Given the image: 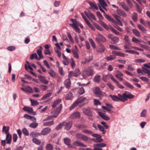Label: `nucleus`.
<instances>
[{
  "label": "nucleus",
  "instance_id": "obj_25",
  "mask_svg": "<svg viewBox=\"0 0 150 150\" xmlns=\"http://www.w3.org/2000/svg\"><path fill=\"white\" fill-rule=\"evenodd\" d=\"M100 6H102L104 9H105V7L107 6V4L104 0H99Z\"/></svg>",
  "mask_w": 150,
  "mask_h": 150
},
{
  "label": "nucleus",
  "instance_id": "obj_61",
  "mask_svg": "<svg viewBox=\"0 0 150 150\" xmlns=\"http://www.w3.org/2000/svg\"><path fill=\"white\" fill-rule=\"evenodd\" d=\"M70 64L71 67L74 68L75 67L76 64L74 60L72 58H71V59Z\"/></svg>",
  "mask_w": 150,
  "mask_h": 150
},
{
  "label": "nucleus",
  "instance_id": "obj_48",
  "mask_svg": "<svg viewBox=\"0 0 150 150\" xmlns=\"http://www.w3.org/2000/svg\"><path fill=\"white\" fill-rule=\"evenodd\" d=\"M9 130V127H6L5 126H4L3 127V130H2V132H5V133L6 134V135L7 134H9V133H8V131Z\"/></svg>",
  "mask_w": 150,
  "mask_h": 150
},
{
  "label": "nucleus",
  "instance_id": "obj_19",
  "mask_svg": "<svg viewBox=\"0 0 150 150\" xmlns=\"http://www.w3.org/2000/svg\"><path fill=\"white\" fill-rule=\"evenodd\" d=\"M73 144L75 146L83 147H86L87 146L81 142H79L78 140H76L73 143Z\"/></svg>",
  "mask_w": 150,
  "mask_h": 150
},
{
  "label": "nucleus",
  "instance_id": "obj_17",
  "mask_svg": "<svg viewBox=\"0 0 150 150\" xmlns=\"http://www.w3.org/2000/svg\"><path fill=\"white\" fill-rule=\"evenodd\" d=\"M83 112L84 114L88 116L91 117L93 115L91 112L87 108H83Z\"/></svg>",
  "mask_w": 150,
  "mask_h": 150
},
{
  "label": "nucleus",
  "instance_id": "obj_60",
  "mask_svg": "<svg viewBox=\"0 0 150 150\" xmlns=\"http://www.w3.org/2000/svg\"><path fill=\"white\" fill-rule=\"evenodd\" d=\"M25 69L28 71H29V70H33V69L32 68L30 65H28L26 64H25Z\"/></svg>",
  "mask_w": 150,
  "mask_h": 150
},
{
  "label": "nucleus",
  "instance_id": "obj_42",
  "mask_svg": "<svg viewBox=\"0 0 150 150\" xmlns=\"http://www.w3.org/2000/svg\"><path fill=\"white\" fill-rule=\"evenodd\" d=\"M63 140L64 143L67 145L69 144L71 141L70 139L68 138H64Z\"/></svg>",
  "mask_w": 150,
  "mask_h": 150
},
{
  "label": "nucleus",
  "instance_id": "obj_12",
  "mask_svg": "<svg viewBox=\"0 0 150 150\" xmlns=\"http://www.w3.org/2000/svg\"><path fill=\"white\" fill-rule=\"evenodd\" d=\"M80 113L79 112H76L71 115L70 118L72 119L79 118L80 117Z\"/></svg>",
  "mask_w": 150,
  "mask_h": 150
},
{
  "label": "nucleus",
  "instance_id": "obj_29",
  "mask_svg": "<svg viewBox=\"0 0 150 150\" xmlns=\"http://www.w3.org/2000/svg\"><path fill=\"white\" fill-rule=\"evenodd\" d=\"M142 71L145 73L147 74L148 77L150 78V70L143 67Z\"/></svg>",
  "mask_w": 150,
  "mask_h": 150
},
{
  "label": "nucleus",
  "instance_id": "obj_8",
  "mask_svg": "<svg viewBox=\"0 0 150 150\" xmlns=\"http://www.w3.org/2000/svg\"><path fill=\"white\" fill-rule=\"evenodd\" d=\"M70 21L73 23L72 24H69V25L71 27L74 28L78 27L80 25V23L76 19H71Z\"/></svg>",
  "mask_w": 150,
  "mask_h": 150
},
{
  "label": "nucleus",
  "instance_id": "obj_51",
  "mask_svg": "<svg viewBox=\"0 0 150 150\" xmlns=\"http://www.w3.org/2000/svg\"><path fill=\"white\" fill-rule=\"evenodd\" d=\"M33 141L35 144L39 145L41 143L40 140L36 138H33Z\"/></svg>",
  "mask_w": 150,
  "mask_h": 150
},
{
  "label": "nucleus",
  "instance_id": "obj_36",
  "mask_svg": "<svg viewBox=\"0 0 150 150\" xmlns=\"http://www.w3.org/2000/svg\"><path fill=\"white\" fill-rule=\"evenodd\" d=\"M72 94L71 93H69L67 94L65 99L66 100H70L72 99Z\"/></svg>",
  "mask_w": 150,
  "mask_h": 150
},
{
  "label": "nucleus",
  "instance_id": "obj_11",
  "mask_svg": "<svg viewBox=\"0 0 150 150\" xmlns=\"http://www.w3.org/2000/svg\"><path fill=\"white\" fill-rule=\"evenodd\" d=\"M51 131V129L49 127H46L43 129L41 132V134L42 135H46L50 133Z\"/></svg>",
  "mask_w": 150,
  "mask_h": 150
},
{
  "label": "nucleus",
  "instance_id": "obj_34",
  "mask_svg": "<svg viewBox=\"0 0 150 150\" xmlns=\"http://www.w3.org/2000/svg\"><path fill=\"white\" fill-rule=\"evenodd\" d=\"M78 50L77 49L74 50L72 51V52L74 54V57L76 59L79 58V56L78 54Z\"/></svg>",
  "mask_w": 150,
  "mask_h": 150
},
{
  "label": "nucleus",
  "instance_id": "obj_32",
  "mask_svg": "<svg viewBox=\"0 0 150 150\" xmlns=\"http://www.w3.org/2000/svg\"><path fill=\"white\" fill-rule=\"evenodd\" d=\"M99 23L105 29L107 30L109 29V28L107 25L105 23L103 22L102 21H99Z\"/></svg>",
  "mask_w": 150,
  "mask_h": 150
},
{
  "label": "nucleus",
  "instance_id": "obj_18",
  "mask_svg": "<svg viewBox=\"0 0 150 150\" xmlns=\"http://www.w3.org/2000/svg\"><path fill=\"white\" fill-rule=\"evenodd\" d=\"M116 73H117V74H116L115 75L116 77L120 81H123V79L121 77V76H123V74L120 71H116Z\"/></svg>",
  "mask_w": 150,
  "mask_h": 150
},
{
  "label": "nucleus",
  "instance_id": "obj_44",
  "mask_svg": "<svg viewBox=\"0 0 150 150\" xmlns=\"http://www.w3.org/2000/svg\"><path fill=\"white\" fill-rule=\"evenodd\" d=\"M54 124V121H52L50 122L44 123L43 125L45 126H50L53 125Z\"/></svg>",
  "mask_w": 150,
  "mask_h": 150
},
{
  "label": "nucleus",
  "instance_id": "obj_22",
  "mask_svg": "<svg viewBox=\"0 0 150 150\" xmlns=\"http://www.w3.org/2000/svg\"><path fill=\"white\" fill-rule=\"evenodd\" d=\"M64 83L65 87L67 89H69L71 85V82L69 79L66 80L64 82Z\"/></svg>",
  "mask_w": 150,
  "mask_h": 150
},
{
  "label": "nucleus",
  "instance_id": "obj_46",
  "mask_svg": "<svg viewBox=\"0 0 150 150\" xmlns=\"http://www.w3.org/2000/svg\"><path fill=\"white\" fill-rule=\"evenodd\" d=\"M147 110H143L140 114V116L141 117H145L146 116Z\"/></svg>",
  "mask_w": 150,
  "mask_h": 150
},
{
  "label": "nucleus",
  "instance_id": "obj_1",
  "mask_svg": "<svg viewBox=\"0 0 150 150\" xmlns=\"http://www.w3.org/2000/svg\"><path fill=\"white\" fill-rule=\"evenodd\" d=\"M86 99V98L82 97L77 99L75 102L70 107V109L71 110L77 106L79 103L84 101Z\"/></svg>",
  "mask_w": 150,
  "mask_h": 150
},
{
  "label": "nucleus",
  "instance_id": "obj_16",
  "mask_svg": "<svg viewBox=\"0 0 150 150\" xmlns=\"http://www.w3.org/2000/svg\"><path fill=\"white\" fill-rule=\"evenodd\" d=\"M84 13L89 19H90L92 18L95 21L96 20V18L95 16L90 11H88V12H87L86 11H85Z\"/></svg>",
  "mask_w": 150,
  "mask_h": 150
},
{
  "label": "nucleus",
  "instance_id": "obj_47",
  "mask_svg": "<svg viewBox=\"0 0 150 150\" xmlns=\"http://www.w3.org/2000/svg\"><path fill=\"white\" fill-rule=\"evenodd\" d=\"M109 47L110 48L112 49L119 50H121L120 48L119 47H118L114 46L112 45H110Z\"/></svg>",
  "mask_w": 150,
  "mask_h": 150
},
{
  "label": "nucleus",
  "instance_id": "obj_63",
  "mask_svg": "<svg viewBox=\"0 0 150 150\" xmlns=\"http://www.w3.org/2000/svg\"><path fill=\"white\" fill-rule=\"evenodd\" d=\"M124 84L129 88L132 89L133 88V86L131 84L127 82H125Z\"/></svg>",
  "mask_w": 150,
  "mask_h": 150
},
{
  "label": "nucleus",
  "instance_id": "obj_10",
  "mask_svg": "<svg viewBox=\"0 0 150 150\" xmlns=\"http://www.w3.org/2000/svg\"><path fill=\"white\" fill-rule=\"evenodd\" d=\"M21 90L27 93H32L33 92V89L30 87L27 86L24 88H22Z\"/></svg>",
  "mask_w": 150,
  "mask_h": 150
},
{
  "label": "nucleus",
  "instance_id": "obj_31",
  "mask_svg": "<svg viewBox=\"0 0 150 150\" xmlns=\"http://www.w3.org/2000/svg\"><path fill=\"white\" fill-rule=\"evenodd\" d=\"M61 99H58L56 100L53 103L52 105V107L53 108L55 107L57 105L59 104L61 102Z\"/></svg>",
  "mask_w": 150,
  "mask_h": 150
},
{
  "label": "nucleus",
  "instance_id": "obj_23",
  "mask_svg": "<svg viewBox=\"0 0 150 150\" xmlns=\"http://www.w3.org/2000/svg\"><path fill=\"white\" fill-rule=\"evenodd\" d=\"M120 6L122 7L127 11H129V8L127 5L123 2H121L120 3Z\"/></svg>",
  "mask_w": 150,
  "mask_h": 150
},
{
  "label": "nucleus",
  "instance_id": "obj_55",
  "mask_svg": "<svg viewBox=\"0 0 150 150\" xmlns=\"http://www.w3.org/2000/svg\"><path fill=\"white\" fill-rule=\"evenodd\" d=\"M38 125V123L36 122H33L30 125V127L32 128H36Z\"/></svg>",
  "mask_w": 150,
  "mask_h": 150
},
{
  "label": "nucleus",
  "instance_id": "obj_52",
  "mask_svg": "<svg viewBox=\"0 0 150 150\" xmlns=\"http://www.w3.org/2000/svg\"><path fill=\"white\" fill-rule=\"evenodd\" d=\"M132 19L134 21H137V15L136 13L134 12L132 16Z\"/></svg>",
  "mask_w": 150,
  "mask_h": 150
},
{
  "label": "nucleus",
  "instance_id": "obj_7",
  "mask_svg": "<svg viewBox=\"0 0 150 150\" xmlns=\"http://www.w3.org/2000/svg\"><path fill=\"white\" fill-rule=\"evenodd\" d=\"M23 109L26 111L28 112L29 113L33 115H35L36 113L33 111V109L32 108L25 106L23 107Z\"/></svg>",
  "mask_w": 150,
  "mask_h": 150
},
{
  "label": "nucleus",
  "instance_id": "obj_49",
  "mask_svg": "<svg viewBox=\"0 0 150 150\" xmlns=\"http://www.w3.org/2000/svg\"><path fill=\"white\" fill-rule=\"evenodd\" d=\"M89 4L91 6L93 9H95L96 10H98V7L97 5L95 4L90 2Z\"/></svg>",
  "mask_w": 150,
  "mask_h": 150
},
{
  "label": "nucleus",
  "instance_id": "obj_50",
  "mask_svg": "<svg viewBox=\"0 0 150 150\" xmlns=\"http://www.w3.org/2000/svg\"><path fill=\"white\" fill-rule=\"evenodd\" d=\"M109 78L116 84L118 83V81L112 75H109Z\"/></svg>",
  "mask_w": 150,
  "mask_h": 150
},
{
  "label": "nucleus",
  "instance_id": "obj_38",
  "mask_svg": "<svg viewBox=\"0 0 150 150\" xmlns=\"http://www.w3.org/2000/svg\"><path fill=\"white\" fill-rule=\"evenodd\" d=\"M30 58L31 59L35 58L36 59L40 60V59H38V57L36 53H34L31 54L30 56Z\"/></svg>",
  "mask_w": 150,
  "mask_h": 150
},
{
  "label": "nucleus",
  "instance_id": "obj_35",
  "mask_svg": "<svg viewBox=\"0 0 150 150\" xmlns=\"http://www.w3.org/2000/svg\"><path fill=\"white\" fill-rule=\"evenodd\" d=\"M37 52L39 56V57H38V59H40V60L41 59L43 58V56L42 54V52L40 50H37Z\"/></svg>",
  "mask_w": 150,
  "mask_h": 150
},
{
  "label": "nucleus",
  "instance_id": "obj_59",
  "mask_svg": "<svg viewBox=\"0 0 150 150\" xmlns=\"http://www.w3.org/2000/svg\"><path fill=\"white\" fill-rule=\"evenodd\" d=\"M74 73V76L75 77L77 76L80 74V71L78 69H76Z\"/></svg>",
  "mask_w": 150,
  "mask_h": 150
},
{
  "label": "nucleus",
  "instance_id": "obj_41",
  "mask_svg": "<svg viewBox=\"0 0 150 150\" xmlns=\"http://www.w3.org/2000/svg\"><path fill=\"white\" fill-rule=\"evenodd\" d=\"M53 145L50 144H47L46 149V150H53Z\"/></svg>",
  "mask_w": 150,
  "mask_h": 150
},
{
  "label": "nucleus",
  "instance_id": "obj_39",
  "mask_svg": "<svg viewBox=\"0 0 150 150\" xmlns=\"http://www.w3.org/2000/svg\"><path fill=\"white\" fill-rule=\"evenodd\" d=\"M132 31L133 33L137 36L139 37H140L141 36L139 32L136 29H133L132 30Z\"/></svg>",
  "mask_w": 150,
  "mask_h": 150
},
{
  "label": "nucleus",
  "instance_id": "obj_5",
  "mask_svg": "<svg viewBox=\"0 0 150 150\" xmlns=\"http://www.w3.org/2000/svg\"><path fill=\"white\" fill-rule=\"evenodd\" d=\"M76 137L77 139L82 140L84 141H87L88 140L87 137L81 134L78 133L76 134Z\"/></svg>",
  "mask_w": 150,
  "mask_h": 150
},
{
  "label": "nucleus",
  "instance_id": "obj_14",
  "mask_svg": "<svg viewBox=\"0 0 150 150\" xmlns=\"http://www.w3.org/2000/svg\"><path fill=\"white\" fill-rule=\"evenodd\" d=\"M106 49V48L103 45H100L97 47L96 51L97 52L101 53L103 52Z\"/></svg>",
  "mask_w": 150,
  "mask_h": 150
},
{
  "label": "nucleus",
  "instance_id": "obj_9",
  "mask_svg": "<svg viewBox=\"0 0 150 150\" xmlns=\"http://www.w3.org/2000/svg\"><path fill=\"white\" fill-rule=\"evenodd\" d=\"M64 126V129L67 130H69L72 127V122H63Z\"/></svg>",
  "mask_w": 150,
  "mask_h": 150
},
{
  "label": "nucleus",
  "instance_id": "obj_45",
  "mask_svg": "<svg viewBox=\"0 0 150 150\" xmlns=\"http://www.w3.org/2000/svg\"><path fill=\"white\" fill-rule=\"evenodd\" d=\"M98 36L100 40L103 42H105L106 41V39L105 38L103 37L102 35L100 34H98Z\"/></svg>",
  "mask_w": 150,
  "mask_h": 150
},
{
  "label": "nucleus",
  "instance_id": "obj_13",
  "mask_svg": "<svg viewBox=\"0 0 150 150\" xmlns=\"http://www.w3.org/2000/svg\"><path fill=\"white\" fill-rule=\"evenodd\" d=\"M104 15L108 21H111L113 23V24H114L115 25H117L118 24L117 22L111 16H109L106 14H105Z\"/></svg>",
  "mask_w": 150,
  "mask_h": 150
},
{
  "label": "nucleus",
  "instance_id": "obj_30",
  "mask_svg": "<svg viewBox=\"0 0 150 150\" xmlns=\"http://www.w3.org/2000/svg\"><path fill=\"white\" fill-rule=\"evenodd\" d=\"M100 78L101 76L100 75H98L96 76L93 79L94 81L99 83L100 81Z\"/></svg>",
  "mask_w": 150,
  "mask_h": 150
},
{
  "label": "nucleus",
  "instance_id": "obj_37",
  "mask_svg": "<svg viewBox=\"0 0 150 150\" xmlns=\"http://www.w3.org/2000/svg\"><path fill=\"white\" fill-rule=\"evenodd\" d=\"M116 58V57L115 56L110 55L109 56H107L105 59L108 61H110L113 60Z\"/></svg>",
  "mask_w": 150,
  "mask_h": 150
},
{
  "label": "nucleus",
  "instance_id": "obj_64",
  "mask_svg": "<svg viewBox=\"0 0 150 150\" xmlns=\"http://www.w3.org/2000/svg\"><path fill=\"white\" fill-rule=\"evenodd\" d=\"M132 41L137 43H139L141 42L140 40H138L134 37L132 38Z\"/></svg>",
  "mask_w": 150,
  "mask_h": 150
},
{
  "label": "nucleus",
  "instance_id": "obj_27",
  "mask_svg": "<svg viewBox=\"0 0 150 150\" xmlns=\"http://www.w3.org/2000/svg\"><path fill=\"white\" fill-rule=\"evenodd\" d=\"M12 137L11 135H10L9 134H7L6 135V143L7 144H10L11 141Z\"/></svg>",
  "mask_w": 150,
  "mask_h": 150
},
{
  "label": "nucleus",
  "instance_id": "obj_20",
  "mask_svg": "<svg viewBox=\"0 0 150 150\" xmlns=\"http://www.w3.org/2000/svg\"><path fill=\"white\" fill-rule=\"evenodd\" d=\"M63 60L62 63L65 65H67L69 63L68 59L65 56L64 54H62Z\"/></svg>",
  "mask_w": 150,
  "mask_h": 150
},
{
  "label": "nucleus",
  "instance_id": "obj_15",
  "mask_svg": "<svg viewBox=\"0 0 150 150\" xmlns=\"http://www.w3.org/2000/svg\"><path fill=\"white\" fill-rule=\"evenodd\" d=\"M116 12L117 14L120 16H122L124 17H125L127 16V14L125 11L120 9H117Z\"/></svg>",
  "mask_w": 150,
  "mask_h": 150
},
{
  "label": "nucleus",
  "instance_id": "obj_54",
  "mask_svg": "<svg viewBox=\"0 0 150 150\" xmlns=\"http://www.w3.org/2000/svg\"><path fill=\"white\" fill-rule=\"evenodd\" d=\"M89 41L91 43L93 47L94 48H95L96 47V44L93 40L91 38H90L89 39Z\"/></svg>",
  "mask_w": 150,
  "mask_h": 150
},
{
  "label": "nucleus",
  "instance_id": "obj_26",
  "mask_svg": "<svg viewBox=\"0 0 150 150\" xmlns=\"http://www.w3.org/2000/svg\"><path fill=\"white\" fill-rule=\"evenodd\" d=\"M109 96L112 99L115 101H117L118 100L121 101L122 99L120 97H119L118 95L117 96L115 95H110Z\"/></svg>",
  "mask_w": 150,
  "mask_h": 150
},
{
  "label": "nucleus",
  "instance_id": "obj_62",
  "mask_svg": "<svg viewBox=\"0 0 150 150\" xmlns=\"http://www.w3.org/2000/svg\"><path fill=\"white\" fill-rule=\"evenodd\" d=\"M110 28L111 30L113 32V33H115L116 35H120V33L117 30L114 29L111 26H110Z\"/></svg>",
  "mask_w": 150,
  "mask_h": 150
},
{
  "label": "nucleus",
  "instance_id": "obj_24",
  "mask_svg": "<svg viewBox=\"0 0 150 150\" xmlns=\"http://www.w3.org/2000/svg\"><path fill=\"white\" fill-rule=\"evenodd\" d=\"M24 116L26 118L31 120L32 121H36V118L35 117L30 116L28 114H25Z\"/></svg>",
  "mask_w": 150,
  "mask_h": 150
},
{
  "label": "nucleus",
  "instance_id": "obj_3",
  "mask_svg": "<svg viewBox=\"0 0 150 150\" xmlns=\"http://www.w3.org/2000/svg\"><path fill=\"white\" fill-rule=\"evenodd\" d=\"M118 96L120 97L122 99L121 101L125 102V100H127V98H132L134 97V96L131 94H127L126 93H124L122 95L119 94Z\"/></svg>",
  "mask_w": 150,
  "mask_h": 150
},
{
  "label": "nucleus",
  "instance_id": "obj_21",
  "mask_svg": "<svg viewBox=\"0 0 150 150\" xmlns=\"http://www.w3.org/2000/svg\"><path fill=\"white\" fill-rule=\"evenodd\" d=\"M38 78L43 83L45 84H47L49 82L47 80H46L45 77L41 76H38Z\"/></svg>",
  "mask_w": 150,
  "mask_h": 150
},
{
  "label": "nucleus",
  "instance_id": "obj_2",
  "mask_svg": "<svg viewBox=\"0 0 150 150\" xmlns=\"http://www.w3.org/2000/svg\"><path fill=\"white\" fill-rule=\"evenodd\" d=\"M93 75V70L90 69H85L83 72L82 75L84 78H86L88 76H92Z\"/></svg>",
  "mask_w": 150,
  "mask_h": 150
},
{
  "label": "nucleus",
  "instance_id": "obj_53",
  "mask_svg": "<svg viewBox=\"0 0 150 150\" xmlns=\"http://www.w3.org/2000/svg\"><path fill=\"white\" fill-rule=\"evenodd\" d=\"M98 127L99 129L102 132H103V134H104L106 132V131L105 130L104 128L100 125H98Z\"/></svg>",
  "mask_w": 150,
  "mask_h": 150
},
{
  "label": "nucleus",
  "instance_id": "obj_4",
  "mask_svg": "<svg viewBox=\"0 0 150 150\" xmlns=\"http://www.w3.org/2000/svg\"><path fill=\"white\" fill-rule=\"evenodd\" d=\"M62 107V104H60L59 105L58 107L57 110L55 112L54 115L53 116H49L47 118V120H50L52 119V117H54L56 118L57 117L58 115L61 112Z\"/></svg>",
  "mask_w": 150,
  "mask_h": 150
},
{
  "label": "nucleus",
  "instance_id": "obj_43",
  "mask_svg": "<svg viewBox=\"0 0 150 150\" xmlns=\"http://www.w3.org/2000/svg\"><path fill=\"white\" fill-rule=\"evenodd\" d=\"M137 27L142 32H146V29L145 28L142 26L141 25L139 24H138L137 25Z\"/></svg>",
  "mask_w": 150,
  "mask_h": 150
},
{
  "label": "nucleus",
  "instance_id": "obj_40",
  "mask_svg": "<svg viewBox=\"0 0 150 150\" xmlns=\"http://www.w3.org/2000/svg\"><path fill=\"white\" fill-rule=\"evenodd\" d=\"M113 44L117 43L119 41V38L117 37H114L112 40Z\"/></svg>",
  "mask_w": 150,
  "mask_h": 150
},
{
  "label": "nucleus",
  "instance_id": "obj_56",
  "mask_svg": "<svg viewBox=\"0 0 150 150\" xmlns=\"http://www.w3.org/2000/svg\"><path fill=\"white\" fill-rule=\"evenodd\" d=\"M52 93L50 92L46 94L42 98V100H44L46 99V98H48L51 96Z\"/></svg>",
  "mask_w": 150,
  "mask_h": 150
},
{
  "label": "nucleus",
  "instance_id": "obj_6",
  "mask_svg": "<svg viewBox=\"0 0 150 150\" xmlns=\"http://www.w3.org/2000/svg\"><path fill=\"white\" fill-rule=\"evenodd\" d=\"M93 91L95 94L99 96H103V95L98 87H96L93 88Z\"/></svg>",
  "mask_w": 150,
  "mask_h": 150
},
{
  "label": "nucleus",
  "instance_id": "obj_33",
  "mask_svg": "<svg viewBox=\"0 0 150 150\" xmlns=\"http://www.w3.org/2000/svg\"><path fill=\"white\" fill-rule=\"evenodd\" d=\"M41 135V133H40L37 132H31L30 134V135L33 137H37Z\"/></svg>",
  "mask_w": 150,
  "mask_h": 150
},
{
  "label": "nucleus",
  "instance_id": "obj_57",
  "mask_svg": "<svg viewBox=\"0 0 150 150\" xmlns=\"http://www.w3.org/2000/svg\"><path fill=\"white\" fill-rule=\"evenodd\" d=\"M96 14L99 19L101 20H103V17L100 12L97 11L96 12Z\"/></svg>",
  "mask_w": 150,
  "mask_h": 150
},
{
  "label": "nucleus",
  "instance_id": "obj_58",
  "mask_svg": "<svg viewBox=\"0 0 150 150\" xmlns=\"http://www.w3.org/2000/svg\"><path fill=\"white\" fill-rule=\"evenodd\" d=\"M94 145L99 148L104 147L106 146V144H105L103 143H98L96 144H95Z\"/></svg>",
  "mask_w": 150,
  "mask_h": 150
},
{
  "label": "nucleus",
  "instance_id": "obj_28",
  "mask_svg": "<svg viewBox=\"0 0 150 150\" xmlns=\"http://www.w3.org/2000/svg\"><path fill=\"white\" fill-rule=\"evenodd\" d=\"M48 73L52 77H54L56 76V73L52 70L50 69L48 71Z\"/></svg>",
  "mask_w": 150,
  "mask_h": 150
}]
</instances>
